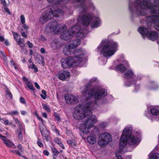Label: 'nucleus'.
I'll use <instances>...</instances> for the list:
<instances>
[{"instance_id": "obj_21", "label": "nucleus", "mask_w": 159, "mask_h": 159, "mask_svg": "<svg viewBox=\"0 0 159 159\" xmlns=\"http://www.w3.org/2000/svg\"><path fill=\"white\" fill-rule=\"evenodd\" d=\"M50 3H52L53 6H57L60 4H64L69 1V0H47Z\"/></svg>"}, {"instance_id": "obj_37", "label": "nucleus", "mask_w": 159, "mask_h": 159, "mask_svg": "<svg viewBox=\"0 0 159 159\" xmlns=\"http://www.w3.org/2000/svg\"><path fill=\"white\" fill-rule=\"evenodd\" d=\"M19 113L18 111L16 110L11 111V112H8L7 114L10 115L11 116L17 115H18Z\"/></svg>"}, {"instance_id": "obj_17", "label": "nucleus", "mask_w": 159, "mask_h": 159, "mask_svg": "<svg viewBox=\"0 0 159 159\" xmlns=\"http://www.w3.org/2000/svg\"><path fill=\"white\" fill-rule=\"evenodd\" d=\"M146 36L149 40L154 41L158 39V34L156 31H149Z\"/></svg>"}, {"instance_id": "obj_36", "label": "nucleus", "mask_w": 159, "mask_h": 159, "mask_svg": "<svg viewBox=\"0 0 159 159\" xmlns=\"http://www.w3.org/2000/svg\"><path fill=\"white\" fill-rule=\"evenodd\" d=\"M47 132H43L41 133L42 136L44 137V139L47 141H48L49 136L47 134Z\"/></svg>"}, {"instance_id": "obj_32", "label": "nucleus", "mask_w": 159, "mask_h": 159, "mask_svg": "<svg viewBox=\"0 0 159 159\" xmlns=\"http://www.w3.org/2000/svg\"><path fill=\"white\" fill-rule=\"evenodd\" d=\"M58 42L53 41L51 44V47L53 49H57L58 47Z\"/></svg>"}, {"instance_id": "obj_46", "label": "nucleus", "mask_w": 159, "mask_h": 159, "mask_svg": "<svg viewBox=\"0 0 159 159\" xmlns=\"http://www.w3.org/2000/svg\"><path fill=\"white\" fill-rule=\"evenodd\" d=\"M93 132L97 134L99 133L98 129L96 126H95L93 130Z\"/></svg>"}, {"instance_id": "obj_19", "label": "nucleus", "mask_w": 159, "mask_h": 159, "mask_svg": "<svg viewBox=\"0 0 159 159\" xmlns=\"http://www.w3.org/2000/svg\"><path fill=\"white\" fill-rule=\"evenodd\" d=\"M0 138L3 141L4 143L7 146L13 148H16V146L14 144L12 143L9 140L7 139L5 136L1 134H0Z\"/></svg>"}, {"instance_id": "obj_15", "label": "nucleus", "mask_w": 159, "mask_h": 159, "mask_svg": "<svg viewBox=\"0 0 159 159\" xmlns=\"http://www.w3.org/2000/svg\"><path fill=\"white\" fill-rule=\"evenodd\" d=\"M75 50L74 49L70 46V44H66L65 47L63 49V52L66 55H68L73 54Z\"/></svg>"}, {"instance_id": "obj_12", "label": "nucleus", "mask_w": 159, "mask_h": 159, "mask_svg": "<svg viewBox=\"0 0 159 159\" xmlns=\"http://www.w3.org/2000/svg\"><path fill=\"white\" fill-rule=\"evenodd\" d=\"M146 21L148 25L154 24L156 30L159 31V16L153 15L148 16L146 18Z\"/></svg>"}, {"instance_id": "obj_9", "label": "nucleus", "mask_w": 159, "mask_h": 159, "mask_svg": "<svg viewBox=\"0 0 159 159\" xmlns=\"http://www.w3.org/2000/svg\"><path fill=\"white\" fill-rule=\"evenodd\" d=\"M71 2L73 6L78 9L82 13L87 12L89 8L93 9L94 8L92 0H71Z\"/></svg>"}, {"instance_id": "obj_2", "label": "nucleus", "mask_w": 159, "mask_h": 159, "mask_svg": "<svg viewBox=\"0 0 159 159\" xmlns=\"http://www.w3.org/2000/svg\"><path fill=\"white\" fill-rule=\"evenodd\" d=\"M67 28L66 25H61L56 21H54L48 24L45 28V31L48 33L53 32L56 34H60L61 38L65 40H68L71 38L75 33L76 37L83 39L89 32L86 29L81 30V26L78 23L76 25L69 29L67 31L64 33Z\"/></svg>"}, {"instance_id": "obj_64", "label": "nucleus", "mask_w": 159, "mask_h": 159, "mask_svg": "<svg viewBox=\"0 0 159 159\" xmlns=\"http://www.w3.org/2000/svg\"><path fill=\"white\" fill-rule=\"evenodd\" d=\"M5 43L6 45L8 46L9 45V43L7 40H6L5 41Z\"/></svg>"}, {"instance_id": "obj_13", "label": "nucleus", "mask_w": 159, "mask_h": 159, "mask_svg": "<svg viewBox=\"0 0 159 159\" xmlns=\"http://www.w3.org/2000/svg\"><path fill=\"white\" fill-rule=\"evenodd\" d=\"M120 57H121V59H123L121 61L122 63L118 65L115 69L116 70L123 73L127 69L129 66V65L127 61L124 59V56L123 55H121Z\"/></svg>"}, {"instance_id": "obj_7", "label": "nucleus", "mask_w": 159, "mask_h": 159, "mask_svg": "<svg viewBox=\"0 0 159 159\" xmlns=\"http://www.w3.org/2000/svg\"><path fill=\"white\" fill-rule=\"evenodd\" d=\"M93 20V22L91 24V28H97L100 25V20L98 17H95L93 14L91 13H88L82 15H80L77 19V23L79 24H82L85 26H89Z\"/></svg>"}, {"instance_id": "obj_61", "label": "nucleus", "mask_w": 159, "mask_h": 159, "mask_svg": "<svg viewBox=\"0 0 159 159\" xmlns=\"http://www.w3.org/2000/svg\"><path fill=\"white\" fill-rule=\"evenodd\" d=\"M61 147L62 149H65V148L63 144H62L61 142L59 144H58Z\"/></svg>"}, {"instance_id": "obj_14", "label": "nucleus", "mask_w": 159, "mask_h": 159, "mask_svg": "<svg viewBox=\"0 0 159 159\" xmlns=\"http://www.w3.org/2000/svg\"><path fill=\"white\" fill-rule=\"evenodd\" d=\"M64 98L66 102L68 104H75L78 102V100L75 96L69 93L65 94Z\"/></svg>"}, {"instance_id": "obj_8", "label": "nucleus", "mask_w": 159, "mask_h": 159, "mask_svg": "<svg viewBox=\"0 0 159 159\" xmlns=\"http://www.w3.org/2000/svg\"><path fill=\"white\" fill-rule=\"evenodd\" d=\"M63 11L58 8L57 6L48 7L39 19L41 23L43 24L53 16L59 17L63 15Z\"/></svg>"}, {"instance_id": "obj_26", "label": "nucleus", "mask_w": 159, "mask_h": 159, "mask_svg": "<svg viewBox=\"0 0 159 159\" xmlns=\"http://www.w3.org/2000/svg\"><path fill=\"white\" fill-rule=\"evenodd\" d=\"M24 128L23 130L22 129H20L19 128L17 129L16 132L18 133L17 138L20 141H21L22 140V131H24Z\"/></svg>"}, {"instance_id": "obj_35", "label": "nucleus", "mask_w": 159, "mask_h": 159, "mask_svg": "<svg viewBox=\"0 0 159 159\" xmlns=\"http://www.w3.org/2000/svg\"><path fill=\"white\" fill-rule=\"evenodd\" d=\"M0 120L1 122H4L5 124L6 125H10L11 124V122H9V121L7 120H6L5 118L0 119Z\"/></svg>"}, {"instance_id": "obj_40", "label": "nucleus", "mask_w": 159, "mask_h": 159, "mask_svg": "<svg viewBox=\"0 0 159 159\" xmlns=\"http://www.w3.org/2000/svg\"><path fill=\"white\" fill-rule=\"evenodd\" d=\"M109 119L112 122L114 123H116L117 121L119 120V119L115 117H111Z\"/></svg>"}, {"instance_id": "obj_30", "label": "nucleus", "mask_w": 159, "mask_h": 159, "mask_svg": "<svg viewBox=\"0 0 159 159\" xmlns=\"http://www.w3.org/2000/svg\"><path fill=\"white\" fill-rule=\"evenodd\" d=\"M51 150L53 156H57L59 153V152L54 147L51 148Z\"/></svg>"}, {"instance_id": "obj_41", "label": "nucleus", "mask_w": 159, "mask_h": 159, "mask_svg": "<svg viewBox=\"0 0 159 159\" xmlns=\"http://www.w3.org/2000/svg\"><path fill=\"white\" fill-rule=\"evenodd\" d=\"M54 116L56 120L58 121L60 120V117L59 115L57 113H54Z\"/></svg>"}, {"instance_id": "obj_16", "label": "nucleus", "mask_w": 159, "mask_h": 159, "mask_svg": "<svg viewBox=\"0 0 159 159\" xmlns=\"http://www.w3.org/2000/svg\"><path fill=\"white\" fill-rule=\"evenodd\" d=\"M15 40L17 42V44L19 45L21 47H24L25 44L24 43V39L21 38L20 36L17 33L14 32H12Z\"/></svg>"}, {"instance_id": "obj_31", "label": "nucleus", "mask_w": 159, "mask_h": 159, "mask_svg": "<svg viewBox=\"0 0 159 159\" xmlns=\"http://www.w3.org/2000/svg\"><path fill=\"white\" fill-rule=\"evenodd\" d=\"M15 120L16 123L18 124L19 125V128L20 129H22L23 130V126L22 125V124L20 122V121L18 120V119L17 118H15L14 119Z\"/></svg>"}, {"instance_id": "obj_56", "label": "nucleus", "mask_w": 159, "mask_h": 159, "mask_svg": "<svg viewBox=\"0 0 159 159\" xmlns=\"http://www.w3.org/2000/svg\"><path fill=\"white\" fill-rule=\"evenodd\" d=\"M4 9L9 14V15H11V12L9 11V9L7 8V7H5L4 8Z\"/></svg>"}, {"instance_id": "obj_42", "label": "nucleus", "mask_w": 159, "mask_h": 159, "mask_svg": "<svg viewBox=\"0 0 159 159\" xmlns=\"http://www.w3.org/2000/svg\"><path fill=\"white\" fill-rule=\"evenodd\" d=\"M20 19L21 23L23 24H24L25 22V19L24 16L23 15H21L20 17Z\"/></svg>"}, {"instance_id": "obj_6", "label": "nucleus", "mask_w": 159, "mask_h": 159, "mask_svg": "<svg viewBox=\"0 0 159 159\" xmlns=\"http://www.w3.org/2000/svg\"><path fill=\"white\" fill-rule=\"evenodd\" d=\"M118 47V43L115 41L112 40L106 43L105 41H103L98 47L97 49L104 57H100L99 59L104 60L105 57H111L117 51Z\"/></svg>"}, {"instance_id": "obj_10", "label": "nucleus", "mask_w": 159, "mask_h": 159, "mask_svg": "<svg viewBox=\"0 0 159 159\" xmlns=\"http://www.w3.org/2000/svg\"><path fill=\"white\" fill-rule=\"evenodd\" d=\"M124 76L127 80L125 83V86H130L135 83V76L132 70H129L127 71L124 74Z\"/></svg>"}, {"instance_id": "obj_23", "label": "nucleus", "mask_w": 159, "mask_h": 159, "mask_svg": "<svg viewBox=\"0 0 159 159\" xmlns=\"http://www.w3.org/2000/svg\"><path fill=\"white\" fill-rule=\"evenodd\" d=\"M80 43V40L78 39H76L72 40L71 43L68 44H70V46L74 49V48H76L79 45Z\"/></svg>"}, {"instance_id": "obj_1", "label": "nucleus", "mask_w": 159, "mask_h": 159, "mask_svg": "<svg viewBox=\"0 0 159 159\" xmlns=\"http://www.w3.org/2000/svg\"><path fill=\"white\" fill-rule=\"evenodd\" d=\"M97 80L96 78L91 79L88 84L81 88L83 95V99L85 102L84 104L79 105L75 108L73 116L75 119L81 120L87 118L84 123L80 125V129L84 134L89 132L90 129L97 121L96 117L92 114L91 111L97 109L98 107L96 100L100 99L106 96L107 92L106 90L102 89L97 90L91 89L90 86L92 83Z\"/></svg>"}, {"instance_id": "obj_28", "label": "nucleus", "mask_w": 159, "mask_h": 159, "mask_svg": "<svg viewBox=\"0 0 159 159\" xmlns=\"http://www.w3.org/2000/svg\"><path fill=\"white\" fill-rule=\"evenodd\" d=\"M150 112L153 115L156 116L159 114V111L155 108H152L150 110Z\"/></svg>"}, {"instance_id": "obj_24", "label": "nucleus", "mask_w": 159, "mask_h": 159, "mask_svg": "<svg viewBox=\"0 0 159 159\" xmlns=\"http://www.w3.org/2000/svg\"><path fill=\"white\" fill-rule=\"evenodd\" d=\"M66 142L68 144L73 148L75 147L77 143L75 139H68L67 140Z\"/></svg>"}, {"instance_id": "obj_33", "label": "nucleus", "mask_w": 159, "mask_h": 159, "mask_svg": "<svg viewBox=\"0 0 159 159\" xmlns=\"http://www.w3.org/2000/svg\"><path fill=\"white\" fill-rule=\"evenodd\" d=\"M40 132L41 133L43 132H47V130L45 126L43 124H41L39 125Z\"/></svg>"}, {"instance_id": "obj_45", "label": "nucleus", "mask_w": 159, "mask_h": 159, "mask_svg": "<svg viewBox=\"0 0 159 159\" xmlns=\"http://www.w3.org/2000/svg\"><path fill=\"white\" fill-rule=\"evenodd\" d=\"M113 159H122V157L121 155L117 153L116 154V157Z\"/></svg>"}, {"instance_id": "obj_53", "label": "nucleus", "mask_w": 159, "mask_h": 159, "mask_svg": "<svg viewBox=\"0 0 159 159\" xmlns=\"http://www.w3.org/2000/svg\"><path fill=\"white\" fill-rule=\"evenodd\" d=\"M40 51L41 53L42 54H45L46 52V51L45 49L43 48H41L40 49Z\"/></svg>"}, {"instance_id": "obj_4", "label": "nucleus", "mask_w": 159, "mask_h": 159, "mask_svg": "<svg viewBox=\"0 0 159 159\" xmlns=\"http://www.w3.org/2000/svg\"><path fill=\"white\" fill-rule=\"evenodd\" d=\"M86 54V51L84 49H76L74 53V57L69 56L61 59L62 67L66 69L71 66H82L84 63Z\"/></svg>"}, {"instance_id": "obj_60", "label": "nucleus", "mask_w": 159, "mask_h": 159, "mask_svg": "<svg viewBox=\"0 0 159 159\" xmlns=\"http://www.w3.org/2000/svg\"><path fill=\"white\" fill-rule=\"evenodd\" d=\"M42 116L44 118H47V115L46 113H42Z\"/></svg>"}, {"instance_id": "obj_38", "label": "nucleus", "mask_w": 159, "mask_h": 159, "mask_svg": "<svg viewBox=\"0 0 159 159\" xmlns=\"http://www.w3.org/2000/svg\"><path fill=\"white\" fill-rule=\"evenodd\" d=\"M43 108L47 112L50 111V109L49 106L45 104H43Z\"/></svg>"}, {"instance_id": "obj_44", "label": "nucleus", "mask_w": 159, "mask_h": 159, "mask_svg": "<svg viewBox=\"0 0 159 159\" xmlns=\"http://www.w3.org/2000/svg\"><path fill=\"white\" fill-rule=\"evenodd\" d=\"M39 39L43 42L47 40L46 39L45 37L43 35H41L39 38Z\"/></svg>"}, {"instance_id": "obj_43", "label": "nucleus", "mask_w": 159, "mask_h": 159, "mask_svg": "<svg viewBox=\"0 0 159 159\" xmlns=\"http://www.w3.org/2000/svg\"><path fill=\"white\" fill-rule=\"evenodd\" d=\"M37 144L41 148L43 147V143L39 139H38V140L37 142Z\"/></svg>"}, {"instance_id": "obj_52", "label": "nucleus", "mask_w": 159, "mask_h": 159, "mask_svg": "<svg viewBox=\"0 0 159 159\" xmlns=\"http://www.w3.org/2000/svg\"><path fill=\"white\" fill-rule=\"evenodd\" d=\"M43 153L45 155L48 156L49 155V152L46 150H44L43 152Z\"/></svg>"}, {"instance_id": "obj_54", "label": "nucleus", "mask_w": 159, "mask_h": 159, "mask_svg": "<svg viewBox=\"0 0 159 159\" xmlns=\"http://www.w3.org/2000/svg\"><path fill=\"white\" fill-rule=\"evenodd\" d=\"M2 3L3 5L4 6H6L7 5V3L5 0H1Z\"/></svg>"}, {"instance_id": "obj_62", "label": "nucleus", "mask_w": 159, "mask_h": 159, "mask_svg": "<svg viewBox=\"0 0 159 159\" xmlns=\"http://www.w3.org/2000/svg\"><path fill=\"white\" fill-rule=\"evenodd\" d=\"M23 25H24L23 27L26 30L29 29V27L26 24H25Z\"/></svg>"}, {"instance_id": "obj_47", "label": "nucleus", "mask_w": 159, "mask_h": 159, "mask_svg": "<svg viewBox=\"0 0 159 159\" xmlns=\"http://www.w3.org/2000/svg\"><path fill=\"white\" fill-rule=\"evenodd\" d=\"M20 102L23 104H25L26 103L25 99L22 97H20Z\"/></svg>"}, {"instance_id": "obj_55", "label": "nucleus", "mask_w": 159, "mask_h": 159, "mask_svg": "<svg viewBox=\"0 0 159 159\" xmlns=\"http://www.w3.org/2000/svg\"><path fill=\"white\" fill-rule=\"evenodd\" d=\"M21 35L22 36L24 37L25 38H27V35L25 34V33L24 32H22L21 33Z\"/></svg>"}, {"instance_id": "obj_5", "label": "nucleus", "mask_w": 159, "mask_h": 159, "mask_svg": "<svg viewBox=\"0 0 159 159\" xmlns=\"http://www.w3.org/2000/svg\"><path fill=\"white\" fill-rule=\"evenodd\" d=\"M132 128L131 127H126L123 131L120 139L119 148L122 149L127 144L136 147L141 141V136L138 133L131 134Z\"/></svg>"}, {"instance_id": "obj_11", "label": "nucleus", "mask_w": 159, "mask_h": 159, "mask_svg": "<svg viewBox=\"0 0 159 159\" xmlns=\"http://www.w3.org/2000/svg\"><path fill=\"white\" fill-rule=\"evenodd\" d=\"M100 137L98 145L101 147H104L112 140L111 135L108 133H102L100 134Z\"/></svg>"}, {"instance_id": "obj_49", "label": "nucleus", "mask_w": 159, "mask_h": 159, "mask_svg": "<svg viewBox=\"0 0 159 159\" xmlns=\"http://www.w3.org/2000/svg\"><path fill=\"white\" fill-rule=\"evenodd\" d=\"M26 44L28 45L30 48H32L33 47V45L32 43H30L29 41L26 42Z\"/></svg>"}, {"instance_id": "obj_57", "label": "nucleus", "mask_w": 159, "mask_h": 159, "mask_svg": "<svg viewBox=\"0 0 159 159\" xmlns=\"http://www.w3.org/2000/svg\"><path fill=\"white\" fill-rule=\"evenodd\" d=\"M41 61L39 63V64H43L44 62V59L43 57H41Z\"/></svg>"}, {"instance_id": "obj_18", "label": "nucleus", "mask_w": 159, "mask_h": 159, "mask_svg": "<svg viewBox=\"0 0 159 159\" xmlns=\"http://www.w3.org/2000/svg\"><path fill=\"white\" fill-rule=\"evenodd\" d=\"M70 73L67 71H60L57 75L58 78L61 80H65L70 76Z\"/></svg>"}, {"instance_id": "obj_29", "label": "nucleus", "mask_w": 159, "mask_h": 159, "mask_svg": "<svg viewBox=\"0 0 159 159\" xmlns=\"http://www.w3.org/2000/svg\"><path fill=\"white\" fill-rule=\"evenodd\" d=\"M29 68L32 69L34 70V72H35L38 71V68L37 66L33 63H32V64H30L28 65Z\"/></svg>"}, {"instance_id": "obj_20", "label": "nucleus", "mask_w": 159, "mask_h": 159, "mask_svg": "<svg viewBox=\"0 0 159 159\" xmlns=\"http://www.w3.org/2000/svg\"><path fill=\"white\" fill-rule=\"evenodd\" d=\"M138 30L139 33L143 36V38L147 36L149 31L148 29L143 26H139L138 29Z\"/></svg>"}, {"instance_id": "obj_48", "label": "nucleus", "mask_w": 159, "mask_h": 159, "mask_svg": "<svg viewBox=\"0 0 159 159\" xmlns=\"http://www.w3.org/2000/svg\"><path fill=\"white\" fill-rule=\"evenodd\" d=\"M55 142L58 144H59L61 141L58 138H56L54 139Z\"/></svg>"}, {"instance_id": "obj_39", "label": "nucleus", "mask_w": 159, "mask_h": 159, "mask_svg": "<svg viewBox=\"0 0 159 159\" xmlns=\"http://www.w3.org/2000/svg\"><path fill=\"white\" fill-rule=\"evenodd\" d=\"M108 125V123L106 122H103L99 125V126L101 128H104Z\"/></svg>"}, {"instance_id": "obj_34", "label": "nucleus", "mask_w": 159, "mask_h": 159, "mask_svg": "<svg viewBox=\"0 0 159 159\" xmlns=\"http://www.w3.org/2000/svg\"><path fill=\"white\" fill-rule=\"evenodd\" d=\"M26 84L27 85V87L30 90H34V88L33 85L30 81H27L26 82Z\"/></svg>"}, {"instance_id": "obj_3", "label": "nucleus", "mask_w": 159, "mask_h": 159, "mask_svg": "<svg viewBox=\"0 0 159 159\" xmlns=\"http://www.w3.org/2000/svg\"><path fill=\"white\" fill-rule=\"evenodd\" d=\"M153 2L151 0H135L129 4V9L133 16H145L148 10L152 13L159 14V0H153Z\"/></svg>"}, {"instance_id": "obj_59", "label": "nucleus", "mask_w": 159, "mask_h": 159, "mask_svg": "<svg viewBox=\"0 0 159 159\" xmlns=\"http://www.w3.org/2000/svg\"><path fill=\"white\" fill-rule=\"evenodd\" d=\"M17 147L21 151H22V146L20 144H19L18 145Z\"/></svg>"}, {"instance_id": "obj_51", "label": "nucleus", "mask_w": 159, "mask_h": 159, "mask_svg": "<svg viewBox=\"0 0 159 159\" xmlns=\"http://www.w3.org/2000/svg\"><path fill=\"white\" fill-rule=\"evenodd\" d=\"M6 94L8 97L10 98H12V96L11 93L9 91H7V92Z\"/></svg>"}, {"instance_id": "obj_27", "label": "nucleus", "mask_w": 159, "mask_h": 159, "mask_svg": "<svg viewBox=\"0 0 159 159\" xmlns=\"http://www.w3.org/2000/svg\"><path fill=\"white\" fill-rule=\"evenodd\" d=\"M149 87L150 89L156 90L158 88V86L156 84L152 82L150 83Z\"/></svg>"}, {"instance_id": "obj_63", "label": "nucleus", "mask_w": 159, "mask_h": 159, "mask_svg": "<svg viewBox=\"0 0 159 159\" xmlns=\"http://www.w3.org/2000/svg\"><path fill=\"white\" fill-rule=\"evenodd\" d=\"M0 40L1 42H3L4 40V38L3 36H0Z\"/></svg>"}, {"instance_id": "obj_22", "label": "nucleus", "mask_w": 159, "mask_h": 159, "mask_svg": "<svg viewBox=\"0 0 159 159\" xmlns=\"http://www.w3.org/2000/svg\"><path fill=\"white\" fill-rule=\"evenodd\" d=\"M87 140L89 143L91 144H94L96 142V136L95 134H91L87 137Z\"/></svg>"}, {"instance_id": "obj_58", "label": "nucleus", "mask_w": 159, "mask_h": 159, "mask_svg": "<svg viewBox=\"0 0 159 159\" xmlns=\"http://www.w3.org/2000/svg\"><path fill=\"white\" fill-rule=\"evenodd\" d=\"M34 84L35 87L37 89H39L40 88V86L39 85V84L36 82H35L34 83Z\"/></svg>"}, {"instance_id": "obj_25", "label": "nucleus", "mask_w": 159, "mask_h": 159, "mask_svg": "<svg viewBox=\"0 0 159 159\" xmlns=\"http://www.w3.org/2000/svg\"><path fill=\"white\" fill-rule=\"evenodd\" d=\"M148 156L149 159H159V154L157 153H153L151 152Z\"/></svg>"}, {"instance_id": "obj_50", "label": "nucleus", "mask_w": 159, "mask_h": 159, "mask_svg": "<svg viewBox=\"0 0 159 159\" xmlns=\"http://www.w3.org/2000/svg\"><path fill=\"white\" fill-rule=\"evenodd\" d=\"M134 91L135 92H136L139 89V84L136 85L134 87Z\"/></svg>"}]
</instances>
